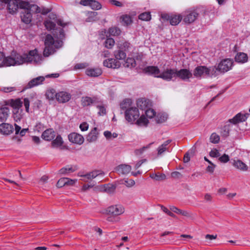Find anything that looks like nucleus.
Here are the masks:
<instances>
[{
	"mask_svg": "<svg viewBox=\"0 0 250 250\" xmlns=\"http://www.w3.org/2000/svg\"><path fill=\"white\" fill-rule=\"evenodd\" d=\"M114 44L115 41L112 38H108L104 42L105 47L109 49L111 48Z\"/></svg>",
	"mask_w": 250,
	"mask_h": 250,
	"instance_id": "47",
	"label": "nucleus"
},
{
	"mask_svg": "<svg viewBox=\"0 0 250 250\" xmlns=\"http://www.w3.org/2000/svg\"><path fill=\"white\" fill-rule=\"evenodd\" d=\"M81 105L83 107L95 105L100 103V100L97 96L89 97L83 96L81 98Z\"/></svg>",
	"mask_w": 250,
	"mask_h": 250,
	"instance_id": "11",
	"label": "nucleus"
},
{
	"mask_svg": "<svg viewBox=\"0 0 250 250\" xmlns=\"http://www.w3.org/2000/svg\"><path fill=\"white\" fill-rule=\"evenodd\" d=\"M13 117L14 119V120L16 122H18V121H20L21 119V115L20 113H19V112H17V111H13Z\"/></svg>",
	"mask_w": 250,
	"mask_h": 250,
	"instance_id": "56",
	"label": "nucleus"
},
{
	"mask_svg": "<svg viewBox=\"0 0 250 250\" xmlns=\"http://www.w3.org/2000/svg\"><path fill=\"white\" fill-rule=\"evenodd\" d=\"M104 175V173L102 171L95 170L81 176L83 178L82 180L86 182L88 180H92L98 176H103Z\"/></svg>",
	"mask_w": 250,
	"mask_h": 250,
	"instance_id": "14",
	"label": "nucleus"
},
{
	"mask_svg": "<svg viewBox=\"0 0 250 250\" xmlns=\"http://www.w3.org/2000/svg\"><path fill=\"white\" fill-rule=\"evenodd\" d=\"M131 103V100L128 99H125L121 104V108L123 110H126L129 108V106Z\"/></svg>",
	"mask_w": 250,
	"mask_h": 250,
	"instance_id": "45",
	"label": "nucleus"
},
{
	"mask_svg": "<svg viewBox=\"0 0 250 250\" xmlns=\"http://www.w3.org/2000/svg\"><path fill=\"white\" fill-rule=\"evenodd\" d=\"M140 113L138 109L135 107H130L125 112V119L129 123L133 124L138 119Z\"/></svg>",
	"mask_w": 250,
	"mask_h": 250,
	"instance_id": "8",
	"label": "nucleus"
},
{
	"mask_svg": "<svg viewBox=\"0 0 250 250\" xmlns=\"http://www.w3.org/2000/svg\"><path fill=\"white\" fill-rule=\"evenodd\" d=\"M153 143H151L149 144L148 145H146V146H144L142 147L141 148L136 149L135 150V154L137 155H140L142 154L144 151H145L146 150L149 148L151 146L152 144H153Z\"/></svg>",
	"mask_w": 250,
	"mask_h": 250,
	"instance_id": "39",
	"label": "nucleus"
},
{
	"mask_svg": "<svg viewBox=\"0 0 250 250\" xmlns=\"http://www.w3.org/2000/svg\"><path fill=\"white\" fill-rule=\"evenodd\" d=\"M192 73L188 69H181L179 70L175 69V79L178 77L183 81H187L192 78Z\"/></svg>",
	"mask_w": 250,
	"mask_h": 250,
	"instance_id": "12",
	"label": "nucleus"
},
{
	"mask_svg": "<svg viewBox=\"0 0 250 250\" xmlns=\"http://www.w3.org/2000/svg\"><path fill=\"white\" fill-rule=\"evenodd\" d=\"M125 208L120 204L110 206L105 209V213L108 215L119 216L125 212Z\"/></svg>",
	"mask_w": 250,
	"mask_h": 250,
	"instance_id": "7",
	"label": "nucleus"
},
{
	"mask_svg": "<svg viewBox=\"0 0 250 250\" xmlns=\"http://www.w3.org/2000/svg\"><path fill=\"white\" fill-rule=\"evenodd\" d=\"M183 19V17L181 15H172L169 19L170 23L172 25H176L179 23Z\"/></svg>",
	"mask_w": 250,
	"mask_h": 250,
	"instance_id": "28",
	"label": "nucleus"
},
{
	"mask_svg": "<svg viewBox=\"0 0 250 250\" xmlns=\"http://www.w3.org/2000/svg\"><path fill=\"white\" fill-rule=\"evenodd\" d=\"M97 108L99 110L98 114L100 115H104L106 114V108L102 103L100 101V103L96 104Z\"/></svg>",
	"mask_w": 250,
	"mask_h": 250,
	"instance_id": "36",
	"label": "nucleus"
},
{
	"mask_svg": "<svg viewBox=\"0 0 250 250\" xmlns=\"http://www.w3.org/2000/svg\"><path fill=\"white\" fill-rule=\"evenodd\" d=\"M24 102V105L25 108V110L27 112H28L29 111V105H30V102L28 98H24L23 100Z\"/></svg>",
	"mask_w": 250,
	"mask_h": 250,
	"instance_id": "60",
	"label": "nucleus"
},
{
	"mask_svg": "<svg viewBox=\"0 0 250 250\" xmlns=\"http://www.w3.org/2000/svg\"><path fill=\"white\" fill-rule=\"evenodd\" d=\"M98 132L97 127H94L86 137V141L89 143L95 142L98 137Z\"/></svg>",
	"mask_w": 250,
	"mask_h": 250,
	"instance_id": "23",
	"label": "nucleus"
},
{
	"mask_svg": "<svg viewBox=\"0 0 250 250\" xmlns=\"http://www.w3.org/2000/svg\"><path fill=\"white\" fill-rule=\"evenodd\" d=\"M41 57L37 54L36 49L31 50L28 54L22 55L15 52H12L9 56L5 57L0 52V67L21 65L26 62L38 63Z\"/></svg>",
	"mask_w": 250,
	"mask_h": 250,
	"instance_id": "2",
	"label": "nucleus"
},
{
	"mask_svg": "<svg viewBox=\"0 0 250 250\" xmlns=\"http://www.w3.org/2000/svg\"><path fill=\"white\" fill-rule=\"evenodd\" d=\"M249 113L242 114L241 113L236 114L233 118L229 119V122L233 124H236L240 122H243L248 118L249 116Z\"/></svg>",
	"mask_w": 250,
	"mask_h": 250,
	"instance_id": "17",
	"label": "nucleus"
},
{
	"mask_svg": "<svg viewBox=\"0 0 250 250\" xmlns=\"http://www.w3.org/2000/svg\"><path fill=\"white\" fill-rule=\"evenodd\" d=\"M233 61L231 59H226L221 61L216 68L215 67V70L224 73L231 69Z\"/></svg>",
	"mask_w": 250,
	"mask_h": 250,
	"instance_id": "9",
	"label": "nucleus"
},
{
	"mask_svg": "<svg viewBox=\"0 0 250 250\" xmlns=\"http://www.w3.org/2000/svg\"><path fill=\"white\" fill-rule=\"evenodd\" d=\"M74 170H75L72 168V167H63V168H61L59 170V172L60 174H65L71 172H73V171H74Z\"/></svg>",
	"mask_w": 250,
	"mask_h": 250,
	"instance_id": "49",
	"label": "nucleus"
},
{
	"mask_svg": "<svg viewBox=\"0 0 250 250\" xmlns=\"http://www.w3.org/2000/svg\"><path fill=\"white\" fill-rule=\"evenodd\" d=\"M139 19L142 21H148L151 19V15L149 12H144L139 16Z\"/></svg>",
	"mask_w": 250,
	"mask_h": 250,
	"instance_id": "44",
	"label": "nucleus"
},
{
	"mask_svg": "<svg viewBox=\"0 0 250 250\" xmlns=\"http://www.w3.org/2000/svg\"><path fill=\"white\" fill-rule=\"evenodd\" d=\"M231 125L229 124L225 125L222 128L221 131V135L222 136L226 137L229 135L230 127Z\"/></svg>",
	"mask_w": 250,
	"mask_h": 250,
	"instance_id": "37",
	"label": "nucleus"
},
{
	"mask_svg": "<svg viewBox=\"0 0 250 250\" xmlns=\"http://www.w3.org/2000/svg\"><path fill=\"white\" fill-rule=\"evenodd\" d=\"M114 55L116 60H123L126 58L125 52L120 48L114 52Z\"/></svg>",
	"mask_w": 250,
	"mask_h": 250,
	"instance_id": "30",
	"label": "nucleus"
},
{
	"mask_svg": "<svg viewBox=\"0 0 250 250\" xmlns=\"http://www.w3.org/2000/svg\"><path fill=\"white\" fill-rule=\"evenodd\" d=\"M80 128L83 131H86L88 128V125L85 122L83 123L80 125Z\"/></svg>",
	"mask_w": 250,
	"mask_h": 250,
	"instance_id": "61",
	"label": "nucleus"
},
{
	"mask_svg": "<svg viewBox=\"0 0 250 250\" xmlns=\"http://www.w3.org/2000/svg\"><path fill=\"white\" fill-rule=\"evenodd\" d=\"M235 60L236 62L243 63L247 62L248 56L246 53L240 52L237 53L235 57Z\"/></svg>",
	"mask_w": 250,
	"mask_h": 250,
	"instance_id": "26",
	"label": "nucleus"
},
{
	"mask_svg": "<svg viewBox=\"0 0 250 250\" xmlns=\"http://www.w3.org/2000/svg\"><path fill=\"white\" fill-rule=\"evenodd\" d=\"M117 216H118L110 215L109 216L107 217L106 220L108 222L112 223L119 222L120 220V219L119 217H118Z\"/></svg>",
	"mask_w": 250,
	"mask_h": 250,
	"instance_id": "53",
	"label": "nucleus"
},
{
	"mask_svg": "<svg viewBox=\"0 0 250 250\" xmlns=\"http://www.w3.org/2000/svg\"><path fill=\"white\" fill-rule=\"evenodd\" d=\"M131 48L130 43L127 42H120L118 44V48H120L124 50L125 52L128 51Z\"/></svg>",
	"mask_w": 250,
	"mask_h": 250,
	"instance_id": "35",
	"label": "nucleus"
},
{
	"mask_svg": "<svg viewBox=\"0 0 250 250\" xmlns=\"http://www.w3.org/2000/svg\"><path fill=\"white\" fill-rule=\"evenodd\" d=\"M103 64L104 66L114 69L118 68L121 66V63L119 61L112 58L104 60Z\"/></svg>",
	"mask_w": 250,
	"mask_h": 250,
	"instance_id": "18",
	"label": "nucleus"
},
{
	"mask_svg": "<svg viewBox=\"0 0 250 250\" xmlns=\"http://www.w3.org/2000/svg\"><path fill=\"white\" fill-rule=\"evenodd\" d=\"M9 110L8 107L0 108V122H5L8 117Z\"/></svg>",
	"mask_w": 250,
	"mask_h": 250,
	"instance_id": "25",
	"label": "nucleus"
},
{
	"mask_svg": "<svg viewBox=\"0 0 250 250\" xmlns=\"http://www.w3.org/2000/svg\"><path fill=\"white\" fill-rule=\"evenodd\" d=\"M98 13L96 12H91L89 13L88 18L86 20V22H92L96 21L97 18Z\"/></svg>",
	"mask_w": 250,
	"mask_h": 250,
	"instance_id": "40",
	"label": "nucleus"
},
{
	"mask_svg": "<svg viewBox=\"0 0 250 250\" xmlns=\"http://www.w3.org/2000/svg\"><path fill=\"white\" fill-rule=\"evenodd\" d=\"M137 104L140 109L146 110L149 105V101L145 99H140L137 101Z\"/></svg>",
	"mask_w": 250,
	"mask_h": 250,
	"instance_id": "29",
	"label": "nucleus"
},
{
	"mask_svg": "<svg viewBox=\"0 0 250 250\" xmlns=\"http://www.w3.org/2000/svg\"><path fill=\"white\" fill-rule=\"evenodd\" d=\"M171 142V140H167L166 141H165L163 144L157 148L158 155H161L165 151L169 152L170 150H169V144Z\"/></svg>",
	"mask_w": 250,
	"mask_h": 250,
	"instance_id": "22",
	"label": "nucleus"
},
{
	"mask_svg": "<svg viewBox=\"0 0 250 250\" xmlns=\"http://www.w3.org/2000/svg\"><path fill=\"white\" fill-rule=\"evenodd\" d=\"M170 209L171 211L174 212L178 214H180L181 213V210L175 206H171Z\"/></svg>",
	"mask_w": 250,
	"mask_h": 250,
	"instance_id": "62",
	"label": "nucleus"
},
{
	"mask_svg": "<svg viewBox=\"0 0 250 250\" xmlns=\"http://www.w3.org/2000/svg\"><path fill=\"white\" fill-rule=\"evenodd\" d=\"M161 209L162 210L167 213V215H169L171 217H172L173 218H175L176 216L171 211H169L167 208L163 206H161Z\"/></svg>",
	"mask_w": 250,
	"mask_h": 250,
	"instance_id": "54",
	"label": "nucleus"
},
{
	"mask_svg": "<svg viewBox=\"0 0 250 250\" xmlns=\"http://www.w3.org/2000/svg\"><path fill=\"white\" fill-rule=\"evenodd\" d=\"M55 136L56 133L52 128L45 130L42 135V138L48 141L53 139Z\"/></svg>",
	"mask_w": 250,
	"mask_h": 250,
	"instance_id": "21",
	"label": "nucleus"
},
{
	"mask_svg": "<svg viewBox=\"0 0 250 250\" xmlns=\"http://www.w3.org/2000/svg\"><path fill=\"white\" fill-rule=\"evenodd\" d=\"M16 90L14 87H3L1 88V90L4 92H10L11 91H15Z\"/></svg>",
	"mask_w": 250,
	"mask_h": 250,
	"instance_id": "59",
	"label": "nucleus"
},
{
	"mask_svg": "<svg viewBox=\"0 0 250 250\" xmlns=\"http://www.w3.org/2000/svg\"><path fill=\"white\" fill-rule=\"evenodd\" d=\"M150 177L156 181H163L166 179L165 174L159 172L150 174Z\"/></svg>",
	"mask_w": 250,
	"mask_h": 250,
	"instance_id": "32",
	"label": "nucleus"
},
{
	"mask_svg": "<svg viewBox=\"0 0 250 250\" xmlns=\"http://www.w3.org/2000/svg\"><path fill=\"white\" fill-rule=\"evenodd\" d=\"M209 155L212 157H218L220 156V154L218 150L215 149L210 152Z\"/></svg>",
	"mask_w": 250,
	"mask_h": 250,
	"instance_id": "57",
	"label": "nucleus"
},
{
	"mask_svg": "<svg viewBox=\"0 0 250 250\" xmlns=\"http://www.w3.org/2000/svg\"><path fill=\"white\" fill-rule=\"evenodd\" d=\"M145 70L146 72L167 81L175 79V69L167 68L161 72L157 66H149L146 67Z\"/></svg>",
	"mask_w": 250,
	"mask_h": 250,
	"instance_id": "4",
	"label": "nucleus"
},
{
	"mask_svg": "<svg viewBox=\"0 0 250 250\" xmlns=\"http://www.w3.org/2000/svg\"><path fill=\"white\" fill-rule=\"evenodd\" d=\"M102 73V70L99 68H90L86 70V75L90 77H98Z\"/></svg>",
	"mask_w": 250,
	"mask_h": 250,
	"instance_id": "24",
	"label": "nucleus"
},
{
	"mask_svg": "<svg viewBox=\"0 0 250 250\" xmlns=\"http://www.w3.org/2000/svg\"><path fill=\"white\" fill-rule=\"evenodd\" d=\"M46 96L49 100H53L55 97L57 99V93L54 89H51L47 91Z\"/></svg>",
	"mask_w": 250,
	"mask_h": 250,
	"instance_id": "41",
	"label": "nucleus"
},
{
	"mask_svg": "<svg viewBox=\"0 0 250 250\" xmlns=\"http://www.w3.org/2000/svg\"><path fill=\"white\" fill-rule=\"evenodd\" d=\"M44 25L48 30H53L54 37L48 34L46 36L44 42L45 48L43 54L44 57H48L56 51V49L62 46L65 34L63 30L66 23H63L61 19H58L56 15L50 14L48 18L44 21Z\"/></svg>",
	"mask_w": 250,
	"mask_h": 250,
	"instance_id": "1",
	"label": "nucleus"
},
{
	"mask_svg": "<svg viewBox=\"0 0 250 250\" xmlns=\"http://www.w3.org/2000/svg\"><path fill=\"white\" fill-rule=\"evenodd\" d=\"M13 126L9 124L2 123L0 125V132L4 135H9L13 131Z\"/></svg>",
	"mask_w": 250,
	"mask_h": 250,
	"instance_id": "20",
	"label": "nucleus"
},
{
	"mask_svg": "<svg viewBox=\"0 0 250 250\" xmlns=\"http://www.w3.org/2000/svg\"><path fill=\"white\" fill-rule=\"evenodd\" d=\"M115 170L119 174L126 175L131 171V167L128 165L122 164L117 166Z\"/></svg>",
	"mask_w": 250,
	"mask_h": 250,
	"instance_id": "19",
	"label": "nucleus"
},
{
	"mask_svg": "<svg viewBox=\"0 0 250 250\" xmlns=\"http://www.w3.org/2000/svg\"><path fill=\"white\" fill-rule=\"evenodd\" d=\"M210 166H208L207 167L206 170L207 171L212 173L214 171V168L215 167V165L213 163L212 164H210Z\"/></svg>",
	"mask_w": 250,
	"mask_h": 250,
	"instance_id": "63",
	"label": "nucleus"
},
{
	"mask_svg": "<svg viewBox=\"0 0 250 250\" xmlns=\"http://www.w3.org/2000/svg\"><path fill=\"white\" fill-rule=\"evenodd\" d=\"M210 141L213 144H217L220 141V136L216 133H213L210 137Z\"/></svg>",
	"mask_w": 250,
	"mask_h": 250,
	"instance_id": "48",
	"label": "nucleus"
},
{
	"mask_svg": "<svg viewBox=\"0 0 250 250\" xmlns=\"http://www.w3.org/2000/svg\"><path fill=\"white\" fill-rule=\"evenodd\" d=\"M219 160L222 163H227L229 161V158L228 155L224 154L223 155L219 157Z\"/></svg>",
	"mask_w": 250,
	"mask_h": 250,
	"instance_id": "55",
	"label": "nucleus"
},
{
	"mask_svg": "<svg viewBox=\"0 0 250 250\" xmlns=\"http://www.w3.org/2000/svg\"><path fill=\"white\" fill-rule=\"evenodd\" d=\"M68 139L70 142L79 145L82 144L84 142V138L83 136L75 132L70 133L68 135Z\"/></svg>",
	"mask_w": 250,
	"mask_h": 250,
	"instance_id": "15",
	"label": "nucleus"
},
{
	"mask_svg": "<svg viewBox=\"0 0 250 250\" xmlns=\"http://www.w3.org/2000/svg\"><path fill=\"white\" fill-rule=\"evenodd\" d=\"M193 75L196 78H201L204 76H216V70L214 67L208 68L205 66H198L193 70Z\"/></svg>",
	"mask_w": 250,
	"mask_h": 250,
	"instance_id": "5",
	"label": "nucleus"
},
{
	"mask_svg": "<svg viewBox=\"0 0 250 250\" xmlns=\"http://www.w3.org/2000/svg\"><path fill=\"white\" fill-rule=\"evenodd\" d=\"M120 19L122 20V24L125 25H128L132 22L131 17L127 15H123Z\"/></svg>",
	"mask_w": 250,
	"mask_h": 250,
	"instance_id": "38",
	"label": "nucleus"
},
{
	"mask_svg": "<svg viewBox=\"0 0 250 250\" xmlns=\"http://www.w3.org/2000/svg\"><path fill=\"white\" fill-rule=\"evenodd\" d=\"M233 166L240 170L245 171L248 169V166L240 160L234 161Z\"/></svg>",
	"mask_w": 250,
	"mask_h": 250,
	"instance_id": "31",
	"label": "nucleus"
},
{
	"mask_svg": "<svg viewBox=\"0 0 250 250\" xmlns=\"http://www.w3.org/2000/svg\"><path fill=\"white\" fill-rule=\"evenodd\" d=\"M4 3L7 4V9L10 14L17 13L18 8L20 9V3L22 0H0Z\"/></svg>",
	"mask_w": 250,
	"mask_h": 250,
	"instance_id": "10",
	"label": "nucleus"
},
{
	"mask_svg": "<svg viewBox=\"0 0 250 250\" xmlns=\"http://www.w3.org/2000/svg\"><path fill=\"white\" fill-rule=\"evenodd\" d=\"M109 33L110 35L117 36L120 34L121 30L117 27H112L109 29Z\"/></svg>",
	"mask_w": 250,
	"mask_h": 250,
	"instance_id": "42",
	"label": "nucleus"
},
{
	"mask_svg": "<svg viewBox=\"0 0 250 250\" xmlns=\"http://www.w3.org/2000/svg\"><path fill=\"white\" fill-rule=\"evenodd\" d=\"M87 64L86 63H80L76 64L74 66L75 69H83L87 66Z\"/></svg>",
	"mask_w": 250,
	"mask_h": 250,
	"instance_id": "58",
	"label": "nucleus"
},
{
	"mask_svg": "<svg viewBox=\"0 0 250 250\" xmlns=\"http://www.w3.org/2000/svg\"><path fill=\"white\" fill-rule=\"evenodd\" d=\"M44 80L45 78L43 76H39L34 78L28 82V83L24 87V89L31 88L34 86L41 84L44 81Z\"/></svg>",
	"mask_w": 250,
	"mask_h": 250,
	"instance_id": "13",
	"label": "nucleus"
},
{
	"mask_svg": "<svg viewBox=\"0 0 250 250\" xmlns=\"http://www.w3.org/2000/svg\"><path fill=\"white\" fill-rule=\"evenodd\" d=\"M63 144V141L61 135H57L56 139L54 140L51 143L53 147H58L61 146Z\"/></svg>",
	"mask_w": 250,
	"mask_h": 250,
	"instance_id": "33",
	"label": "nucleus"
},
{
	"mask_svg": "<svg viewBox=\"0 0 250 250\" xmlns=\"http://www.w3.org/2000/svg\"><path fill=\"white\" fill-rule=\"evenodd\" d=\"M21 19L22 22L28 24L32 20L33 13H41V8L36 4H30L28 1H22L20 3Z\"/></svg>",
	"mask_w": 250,
	"mask_h": 250,
	"instance_id": "3",
	"label": "nucleus"
},
{
	"mask_svg": "<svg viewBox=\"0 0 250 250\" xmlns=\"http://www.w3.org/2000/svg\"><path fill=\"white\" fill-rule=\"evenodd\" d=\"M171 177L174 178H180L182 177L181 174L178 171H174L171 173Z\"/></svg>",
	"mask_w": 250,
	"mask_h": 250,
	"instance_id": "64",
	"label": "nucleus"
},
{
	"mask_svg": "<svg viewBox=\"0 0 250 250\" xmlns=\"http://www.w3.org/2000/svg\"><path fill=\"white\" fill-rule=\"evenodd\" d=\"M71 98L70 93L61 91L57 93V100L60 103H65L68 102Z\"/></svg>",
	"mask_w": 250,
	"mask_h": 250,
	"instance_id": "16",
	"label": "nucleus"
},
{
	"mask_svg": "<svg viewBox=\"0 0 250 250\" xmlns=\"http://www.w3.org/2000/svg\"><path fill=\"white\" fill-rule=\"evenodd\" d=\"M199 13L197 9H189L183 13L182 17L184 22L187 24H190L197 19Z\"/></svg>",
	"mask_w": 250,
	"mask_h": 250,
	"instance_id": "6",
	"label": "nucleus"
},
{
	"mask_svg": "<svg viewBox=\"0 0 250 250\" xmlns=\"http://www.w3.org/2000/svg\"><path fill=\"white\" fill-rule=\"evenodd\" d=\"M90 6L92 9L94 10H99L102 7L101 4L99 2L95 0H91Z\"/></svg>",
	"mask_w": 250,
	"mask_h": 250,
	"instance_id": "46",
	"label": "nucleus"
},
{
	"mask_svg": "<svg viewBox=\"0 0 250 250\" xmlns=\"http://www.w3.org/2000/svg\"><path fill=\"white\" fill-rule=\"evenodd\" d=\"M145 114L149 118H152L155 115V111L151 108L146 109Z\"/></svg>",
	"mask_w": 250,
	"mask_h": 250,
	"instance_id": "51",
	"label": "nucleus"
},
{
	"mask_svg": "<svg viewBox=\"0 0 250 250\" xmlns=\"http://www.w3.org/2000/svg\"><path fill=\"white\" fill-rule=\"evenodd\" d=\"M122 184H125L127 187L130 188L135 185V182L132 179H126L123 181Z\"/></svg>",
	"mask_w": 250,
	"mask_h": 250,
	"instance_id": "52",
	"label": "nucleus"
},
{
	"mask_svg": "<svg viewBox=\"0 0 250 250\" xmlns=\"http://www.w3.org/2000/svg\"><path fill=\"white\" fill-rule=\"evenodd\" d=\"M66 180H67V178H62L60 179L57 183L56 186L59 188L63 187L67 184Z\"/></svg>",
	"mask_w": 250,
	"mask_h": 250,
	"instance_id": "50",
	"label": "nucleus"
},
{
	"mask_svg": "<svg viewBox=\"0 0 250 250\" xmlns=\"http://www.w3.org/2000/svg\"><path fill=\"white\" fill-rule=\"evenodd\" d=\"M136 120L137 124L140 126H146L148 123V120L144 115H142L140 118H138Z\"/></svg>",
	"mask_w": 250,
	"mask_h": 250,
	"instance_id": "34",
	"label": "nucleus"
},
{
	"mask_svg": "<svg viewBox=\"0 0 250 250\" xmlns=\"http://www.w3.org/2000/svg\"><path fill=\"white\" fill-rule=\"evenodd\" d=\"M22 102L19 99L16 100H11L10 105L13 108V111L19 112V109L21 107Z\"/></svg>",
	"mask_w": 250,
	"mask_h": 250,
	"instance_id": "27",
	"label": "nucleus"
},
{
	"mask_svg": "<svg viewBox=\"0 0 250 250\" xmlns=\"http://www.w3.org/2000/svg\"><path fill=\"white\" fill-rule=\"evenodd\" d=\"M124 65L126 67H131L135 66V61L133 58H128L124 64Z\"/></svg>",
	"mask_w": 250,
	"mask_h": 250,
	"instance_id": "43",
	"label": "nucleus"
}]
</instances>
